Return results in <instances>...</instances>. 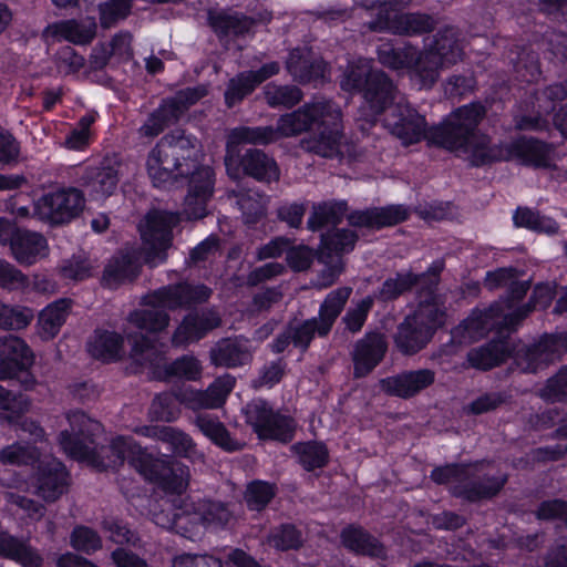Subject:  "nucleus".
I'll list each match as a JSON object with an SVG mask.
<instances>
[{
  "instance_id": "f257e3e1",
  "label": "nucleus",
  "mask_w": 567,
  "mask_h": 567,
  "mask_svg": "<svg viewBox=\"0 0 567 567\" xmlns=\"http://www.w3.org/2000/svg\"><path fill=\"white\" fill-rule=\"evenodd\" d=\"M70 431H62L59 443L71 457L86 461L95 468L114 470L130 463L147 481L155 482L166 496L151 508L153 522L166 529H174L186 538L200 536L209 525H224L230 518L229 511L220 503L182 498L189 484V470L178 461L155 457L131 437L117 436L99 451L90 444L92 436L101 432V424L82 412L68 414Z\"/></svg>"
},
{
  "instance_id": "f03ea898",
  "label": "nucleus",
  "mask_w": 567,
  "mask_h": 567,
  "mask_svg": "<svg viewBox=\"0 0 567 567\" xmlns=\"http://www.w3.org/2000/svg\"><path fill=\"white\" fill-rule=\"evenodd\" d=\"M340 110L329 101L307 103L297 111L279 117L277 126L234 128L227 136L225 165L231 178L239 176L236 146L239 144H268L281 137H290L305 131L313 134L301 141L307 152L322 157H333L340 148Z\"/></svg>"
},
{
  "instance_id": "7ed1b4c3",
  "label": "nucleus",
  "mask_w": 567,
  "mask_h": 567,
  "mask_svg": "<svg viewBox=\"0 0 567 567\" xmlns=\"http://www.w3.org/2000/svg\"><path fill=\"white\" fill-rule=\"evenodd\" d=\"M485 113L484 106L478 103L458 107L436 132L437 143L475 166L509 159H518L539 167L551 164L553 150L538 141L518 140L507 145L491 147L489 138L477 131V125Z\"/></svg>"
},
{
  "instance_id": "20e7f679",
  "label": "nucleus",
  "mask_w": 567,
  "mask_h": 567,
  "mask_svg": "<svg viewBox=\"0 0 567 567\" xmlns=\"http://www.w3.org/2000/svg\"><path fill=\"white\" fill-rule=\"evenodd\" d=\"M199 150L196 140L174 132L165 135L148 153L147 174L156 187H166L178 177L189 176L183 214L187 219L206 215V204L214 190V173L208 166L197 167Z\"/></svg>"
},
{
  "instance_id": "39448f33",
  "label": "nucleus",
  "mask_w": 567,
  "mask_h": 567,
  "mask_svg": "<svg viewBox=\"0 0 567 567\" xmlns=\"http://www.w3.org/2000/svg\"><path fill=\"white\" fill-rule=\"evenodd\" d=\"M210 290L203 286L182 284L164 287L143 298L144 309L130 313L124 333L131 344L130 355L138 363L156 365L162 360L156 346L142 332L155 333L165 330L169 324L166 310L203 302L208 299Z\"/></svg>"
},
{
  "instance_id": "423d86ee",
  "label": "nucleus",
  "mask_w": 567,
  "mask_h": 567,
  "mask_svg": "<svg viewBox=\"0 0 567 567\" xmlns=\"http://www.w3.org/2000/svg\"><path fill=\"white\" fill-rule=\"evenodd\" d=\"M378 56L383 65L393 70L409 69L422 86H431L437 80L441 69L461 59L462 49L456 30L445 28L437 33L433 47L424 53H417L412 47L395 49L385 44L379 49Z\"/></svg>"
},
{
  "instance_id": "0eeeda50",
  "label": "nucleus",
  "mask_w": 567,
  "mask_h": 567,
  "mask_svg": "<svg viewBox=\"0 0 567 567\" xmlns=\"http://www.w3.org/2000/svg\"><path fill=\"white\" fill-rule=\"evenodd\" d=\"M485 286L496 289L511 286V298L492 306L485 311H476L464 321V338L477 340L495 326L513 328L529 312L528 306H519L518 301L529 289L528 281H517V274L513 268H501L486 274Z\"/></svg>"
},
{
  "instance_id": "6e6552de",
  "label": "nucleus",
  "mask_w": 567,
  "mask_h": 567,
  "mask_svg": "<svg viewBox=\"0 0 567 567\" xmlns=\"http://www.w3.org/2000/svg\"><path fill=\"white\" fill-rule=\"evenodd\" d=\"M340 83L344 91L363 93L364 105L360 110V118L368 123L374 122L385 104L394 99L392 82L382 71L373 70L368 59L350 63Z\"/></svg>"
},
{
  "instance_id": "1a4fd4ad",
  "label": "nucleus",
  "mask_w": 567,
  "mask_h": 567,
  "mask_svg": "<svg viewBox=\"0 0 567 567\" xmlns=\"http://www.w3.org/2000/svg\"><path fill=\"white\" fill-rule=\"evenodd\" d=\"M444 310L439 297L430 293L421 300L415 311L399 326L395 344L404 354H414L431 340L442 324Z\"/></svg>"
},
{
  "instance_id": "9d476101",
  "label": "nucleus",
  "mask_w": 567,
  "mask_h": 567,
  "mask_svg": "<svg viewBox=\"0 0 567 567\" xmlns=\"http://www.w3.org/2000/svg\"><path fill=\"white\" fill-rule=\"evenodd\" d=\"M385 112L383 118L384 127L405 146L419 143L425 137L439 146L436 132L447 122L452 112L440 126L432 128L427 134V123L425 117L412 107L403 97L390 100L382 112Z\"/></svg>"
},
{
  "instance_id": "9b49d317",
  "label": "nucleus",
  "mask_w": 567,
  "mask_h": 567,
  "mask_svg": "<svg viewBox=\"0 0 567 567\" xmlns=\"http://www.w3.org/2000/svg\"><path fill=\"white\" fill-rule=\"evenodd\" d=\"M178 221V214L152 210L140 223L141 255L145 264L157 266L166 259L167 249L172 246V229Z\"/></svg>"
},
{
  "instance_id": "f8f14e48",
  "label": "nucleus",
  "mask_w": 567,
  "mask_h": 567,
  "mask_svg": "<svg viewBox=\"0 0 567 567\" xmlns=\"http://www.w3.org/2000/svg\"><path fill=\"white\" fill-rule=\"evenodd\" d=\"M476 466L473 465H446L432 471L431 477L439 484L460 483L461 486L455 487V493L463 495L468 499L482 497H491L495 495L505 484L504 475L494 476L491 473L484 474V483L480 485H470L467 481L474 474Z\"/></svg>"
},
{
  "instance_id": "ddd939ff",
  "label": "nucleus",
  "mask_w": 567,
  "mask_h": 567,
  "mask_svg": "<svg viewBox=\"0 0 567 567\" xmlns=\"http://www.w3.org/2000/svg\"><path fill=\"white\" fill-rule=\"evenodd\" d=\"M85 198L76 188H63L49 193L37 200L34 215L51 224L72 220L84 209Z\"/></svg>"
},
{
  "instance_id": "4468645a",
  "label": "nucleus",
  "mask_w": 567,
  "mask_h": 567,
  "mask_svg": "<svg viewBox=\"0 0 567 567\" xmlns=\"http://www.w3.org/2000/svg\"><path fill=\"white\" fill-rule=\"evenodd\" d=\"M411 0H389L380 9V18L370 23L373 31L388 30L398 34H415L432 28V20L425 14L401 13Z\"/></svg>"
},
{
  "instance_id": "2eb2a0df",
  "label": "nucleus",
  "mask_w": 567,
  "mask_h": 567,
  "mask_svg": "<svg viewBox=\"0 0 567 567\" xmlns=\"http://www.w3.org/2000/svg\"><path fill=\"white\" fill-rule=\"evenodd\" d=\"M246 421L260 439L287 442L291 440L295 424L292 419L274 413L265 401H252L244 409Z\"/></svg>"
},
{
  "instance_id": "dca6fc26",
  "label": "nucleus",
  "mask_w": 567,
  "mask_h": 567,
  "mask_svg": "<svg viewBox=\"0 0 567 567\" xmlns=\"http://www.w3.org/2000/svg\"><path fill=\"white\" fill-rule=\"evenodd\" d=\"M567 351V336H544L537 343L517 351L515 361L525 372H537Z\"/></svg>"
},
{
  "instance_id": "f3484780",
  "label": "nucleus",
  "mask_w": 567,
  "mask_h": 567,
  "mask_svg": "<svg viewBox=\"0 0 567 567\" xmlns=\"http://www.w3.org/2000/svg\"><path fill=\"white\" fill-rule=\"evenodd\" d=\"M33 360V352L24 340L16 336L0 338V380L16 379Z\"/></svg>"
},
{
  "instance_id": "a211bd4d",
  "label": "nucleus",
  "mask_w": 567,
  "mask_h": 567,
  "mask_svg": "<svg viewBox=\"0 0 567 567\" xmlns=\"http://www.w3.org/2000/svg\"><path fill=\"white\" fill-rule=\"evenodd\" d=\"M235 378L224 374L217 378L206 391L185 389L181 395L183 404L192 410L220 408L235 386Z\"/></svg>"
},
{
  "instance_id": "6ab92c4d",
  "label": "nucleus",
  "mask_w": 567,
  "mask_h": 567,
  "mask_svg": "<svg viewBox=\"0 0 567 567\" xmlns=\"http://www.w3.org/2000/svg\"><path fill=\"white\" fill-rule=\"evenodd\" d=\"M435 381V372L420 369L402 372L382 380V389L392 395L408 399L431 386Z\"/></svg>"
},
{
  "instance_id": "aec40b11",
  "label": "nucleus",
  "mask_w": 567,
  "mask_h": 567,
  "mask_svg": "<svg viewBox=\"0 0 567 567\" xmlns=\"http://www.w3.org/2000/svg\"><path fill=\"white\" fill-rule=\"evenodd\" d=\"M220 324L219 316L214 311L189 313L184 317L172 336L175 347H185L202 339L208 331Z\"/></svg>"
},
{
  "instance_id": "412c9836",
  "label": "nucleus",
  "mask_w": 567,
  "mask_h": 567,
  "mask_svg": "<svg viewBox=\"0 0 567 567\" xmlns=\"http://www.w3.org/2000/svg\"><path fill=\"white\" fill-rule=\"evenodd\" d=\"M11 255L23 266H31L49 255L47 239L38 234L28 230H16L11 237Z\"/></svg>"
},
{
  "instance_id": "4be33fe9",
  "label": "nucleus",
  "mask_w": 567,
  "mask_h": 567,
  "mask_svg": "<svg viewBox=\"0 0 567 567\" xmlns=\"http://www.w3.org/2000/svg\"><path fill=\"white\" fill-rule=\"evenodd\" d=\"M279 64L270 62L262 65L258 71L244 72L229 81L225 92L226 104L231 107L240 102L254 89L279 72Z\"/></svg>"
},
{
  "instance_id": "5701e85b",
  "label": "nucleus",
  "mask_w": 567,
  "mask_h": 567,
  "mask_svg": "<svg viewBox=\"0 0 567 567\" xmlns=\"http://www.w3.org/2000/svg\"><path fill=\"white\" fill-rule=\"evenodd\" d=\"M279 64L270 62L262 65L258 71L244 72L229 81L225 92L226 104L231 107L240 102L254 89L279 72Z\"/></svg>"
},
{
  "instance_id": "b1692460",
  "label": "nucleus",
  "mask_w": 567,
  "mask_h": 567,
  "mask_svg": "<svg viewBox=\"0 0 567 567\" xmlns=\"http://www.w3.org/2000/svg\"><path fill=\"white\" fill-rule=\"evenodd\" d=\"M142 255L135 250L114 256L105 266L102 282L111 289L133 281L140 274Z\"/></svg>"
},
{
  "instance_id": "393cba45",
  "label": "nucleus",
  "mask_w": 567,
  "mask_h": 567,
  "mask_svg": "<svg viewBox=\"0 0 567 567\" xmlns=\"http://www.w3.org/2000/svg\"><path fill=\"white\" fill-rule=\"evenodd\" d=\"M66 485L68 473L61 462L52 460L39 468L35 493L44 501H56L66 491Z\"/></svg>"
},
{
  "instance_id": "a878e982",
  "label": "nucleus",
  "mask_w": 567,
  "mask_h": 567,
  "mask_svg": "<svg viewBox=\"0 0 567 567\" xmlns=\"http://www.w3.org/2000/svg\"><path fill=\"white\" fill-rule=\"evenodd\" d=\"M386 343L381 334H368L360 340L353 352L355 377L367 375L383 358Z\"/></svg>"
},
{
  "instance_id": "bb28decb",
  "label": "nucleus",
  "mask_w": 567,
  "mask_h": 567,
  "mask_svg": "<svg viewBox=\"0 0 567 567\" xmlns=\"http://www.w3.org/2000/svg\"><path fill=\"white\" fill-rule=\"evenodd\" d=\"M409 216L408 209L401 205H392L382 208H374L364 212H355L349 216L352 226L385 227L405 220Z\"/></svg>"
},
{
  "instance_id": "cd10ccee",
  "label": "nucleus",
  "mask_w": 567,
  "mask_h": 567,
  "mask_svg": "<svg viewBox=\"0 0 567 567\" xmlns=\"http://www.w3.org/2000/svg\"><path fill=\"white\" fill-rule=\"evenodd\" d=\"M230 565L260 567L254 558L240 549L233 550L225 563L213 556L184 554L174 558L172 567H230Z\"/></svg>"
},
{
  "instance_id": "c85d7f7f",
  "label": "nucleus",
  "mask_w": 567,
  "mask_h": 567,
  "mask_svg": "<svg viewBox=\"0 0 567 567\" xmlns=\"http://www.w3.org/2000/svg\"><path fill=\"white\" fill-rule=\"evenodd\" d=\"M120 172L115 167L90 168L84 176V186L94 200H103L117 189Z\"/></svg>"
},
{
  "instance_id": "c756f323",
  "label": "nucleus",
  "mask_w": 567,
  "mask_h": 567,
  "mask_svg": "<svg viewBox=\"0 0 567 567\" xmlns=\"http://www.w3.org/2000/svg\"><path fill=\"white\" fill-rule=\"evenodd\" d=\"M250 358L251 348L244 338L223 340L212 351L214 364L228 368L245 364Z\"/></svg>"
},
{
  "instance_id": "7c9ffc66",
  "label": "nucleus",
  "mask_w": 567,
  "mask_h": 567,
  "mask_svg": "<svg viewBox=\"0 0 567 567\" xmlns=\"http://www.w3.org/2000/svg\"><path fill=\"white\" fill-rule=\"evenodd\" d=\"M209 24L220 37L241 35L251 30L254 21L238 12L209 11Z\"/></svg>"
},
{
  "instance_id": "2f4dec72",
  "label": "nucleus",
  "mask_w": 567,
  "mask_h": 567,
  "mask_svg": "<svg viewBox=\"0 0 567 567\" xmlns=\"http://www.w3.org/2000/svg\"><path fill=\"white\" fill-rule=\"evenodd\" d=\"M352 288L341 287L338 288L324 298L319 309V336L323 337L329 333L336 319L341 313L344 305L351 296Z\"/></svg>"
},
{
  "instance_id": "473e14b6",
  "label": "nucleus",
  "mask_w": 567,
  "mask_h": 567,
  "mask_svg": "<svg viewBox=\"0 0 567 567\" xmlns=\"http://www.w3.org/2000/svg\"><path fill=\"white\" fill-rule=\"evenodd\" d=\"M70 311V301L60 299L47 306L39 315L38 331L43 340L53 339L65 322Z\"/></svg>"
},
{
  "instance_id": "72a5a7b5",
  "label": "nucleus",
  "mask_w": 567,
  "mask_h": 567,
  "mask_svg": "<svg viewBox=\"0 0 567 567\" xmlns=\"http://www.w3.org/2000/svg\"><path fill=\"white\" fill-rule=\"evenodd\" d=\"M49 30L60 40H65L74 44H87L95 37L96 23L94 19H85L82 21L66 20L54 23Z\"/></svg>"
},
{
  "instance_id": "f704fd0d",
  "label": "nucleus",
  "mask_w": 567,
  "mask_h": 567,
  "mask_svg": "<svg viewBox=\"0 0 567 567\" xmlns=\"http://www.w3.org/2000/svg\"><path fill=\"white\" fill-rule=\"evenodd\" d=\"M287 69L296 80L307 82L323 76L326 65L322 61H312L308 49H295L287 61Z\"/></svg>"
},
{
  "instance_id": "c9c22d12",
  "label": "nucleus",
  "mask_w": 567,
  "mask_h": 567,
  "mask_svg": "<svg viewBox=\"0 0 567 567\" xmlns=\"http://www.w3.org/2000/svg\"><path fill=\"white\" fill-rule=\"evenodd\" d=\"M509 350L507 341H493L486 346L472 349L467 353V362L472 368L488 370L502 363L509 354Z\"/></svg>"
},
{
  "instance_id": "e433bc0d",
  "label": "nucleus",
  "mask_w": 567,
  "mask_h": 567,
  "mask_svg": "<svg viewBox=\"0 0 567 567\" xmlns=\"http://www.w3.org/2000/svg\"><path fill=\"white\" fill-rule=\"evenodd\" d=\"M342 544L350 550L368 555L371 557L383 558L385 549L374 537L358 527H348L341 534Z\"/></svg>"
},
{
  "instance_id": "4c0bfd02",
  "label": "nucleus",
  "mask_w": 567,
  "mask_h": 567,
  "mask_svg": "<svg viewBox=\"0 0 567 567\" xmlns=\"http://www.w3.org/2000/svg\"><path fill=\"white\" fill-rule=\"evenodd\" d=\"M241 163L245 173L258 181L270 183L279 179L276 162L259 150L248 151Z\"/></svg>"
},
{
  "instance_id": "58836bf2",
  "label": "nucleus",
  "mask_w": 567,
  "mask_h": 567,
  "mask_svg": "<svg viewBox=\"0 0 567 567\" xmlns=\"http://www.w3.org/2000/svg\"><path fill=\"white\" fill-rule=\"evenodd\" d=\"M90 353L102 361H113L124 354L123 339L116 332H96L89 344Z\"/></svg>"
},
{
  "instance_id": "ea45409f",
  "label": "nucleus",
  "mask_w": 567,
  "mask_h": 567,
  "mask_svg": "<svg viewBox=\"0 0 567 567\" xmlns=\"http://www.w3.org/2000/svg\"><path fill=\"white\" fill-rule=\"evenodd\" d=\"M0 556L13 559L22 566H38L40 555L25 543L0 530Z\"/></svg>"
},
{
  "instance_id": "a19ab883",
  "label": "nucleus",
  "mask_w": 567,
  "mask_h": 567,
  "mask_svg": "<svg viewBox=\"0 0 567 567\" xmlns=\"http://www.w3.org/2000/svg\"><path fill=\"white\" fill-rule=\"evenodd\" d=\"M195 424L205 436L224 450L236 451L240 449V444L230 439L228 431L218 419L208 414H198Z\"/></svg>"
},
{
  "instance_id": "79ce46f5",
  "label": "nucleus",
  "mask_w": 567,
  "mask_h": 567,
  "mask_svg": "<svg viewBox=\"0 0 567 567\" xmlns=\"http://www.w3.org/2000/svg\"><path fill=\"white\" fill-rule=\"evenodd\" d=\"M179 117V109L174 103H164L155 110L140 127L141 137L153 138L161 134L166 126Z\"/></svg>"
},
{
  "instance_id": "37998d69",
  "label": "nucleus",
  "mask_w": 567,
  "mask_h": 567,
  "mask_svg": "<svg viewBox=\"0 0 567 567\" xmlns=\"http://www.w3.org/2000/svg\"><path fill=\"white\" fill-rule=\"evenodd\" d=\"M183 391L178 394L173 393H163L157 395L150 408V419L152 421L157 422H174L181 415V409L178 406V402L181 401V395Z\"/></svg>"
},
{
  "instance_id": "c03bdc74",
  "label": "nucleus",
  "mask_w": 567,
  "mask_h": 567,
  "mask_svg": "<svg viewBox=\"0 0 567 567\" xmlns=\"http://www.w3.org/2000/svg\"><path fill=\"white\" fill-rule=\"evenodd\" d=\"M30 400L23 394H14L0 385V420L9 423L17 421L28 412Z\"/></svg>"
},
{
  "instance_id": "a18cd8bd",
  "label": "nucleus",
  "mask_w": 567,
  "mask_h": 567,
  "mask_svg": "<svg viewBox=\"0 0 567 567\" xmlns=\"http://www.w3.org/2000/svg\"><path fill=\"white\" fill-rule=\"evenodd\" d=\"M162 442L171 445L174 453L188 458H203L192 437L177 427L165 426Z\"/></svg>"
},
{
  "instance_id": "49530a36",
  "label": "nucleus",
  "mask_w": 567,
  "mask_h": 567,
  "mask_svg": "<svg viewBox=\"0 0 567 567\" xmlns=\"http://www.w3.org/2000/svg\"><path fill=\"white\" fill-rule=\"evenodd\" d=\"M39 455V451L34 446L14 442L0 450V464L13 466L28 465L35 462Z\"/></svg>"
},
{
  "instance_id": "de8ad7c7",
  "label": "nucleus",
  "mask_w": 567,
  "mask_h": 567,
  "mask_svg": "<svg viewBox=\"0 0 567 567\" xmlns=\"http://www.w3.org/2000/svg\"><path fill=\"white\" fill-rule=\"evenodd\" d=\"M299 462L307 471L322 467L328 462V451L322 443L307 442L293 445Z\"/></svg>"
},
{
  "instance_id": "09e8293b",
  "label": "nucleus",
  "mask_w": 567,
  "mask_h": 567,
  "mask_svg": "<svg viewBox=\"0 0 567 567\" xmlns=\"http://www.w3.org/2000/svg\"><path fill=\"white\" fill-rule=\"evenodd\" d=\"M513 219L517 227H525L534 231L555 234L558 230V225L555 220L540 216L528 208H518Z\"/></svg>"
},
{
  "instance_id": "8fccbe9b",
  "label": "nucleus",
  "mask_w": 567,
  "mask_h": 567,
  "mask_svg": "<svg viewBox=\"0 0 567 567\" xmlns=\"http://www.w3.org/2000/svg\"><path fill=\"white\" fill-rule=\"evenodd\" d=\"M264 95L266 102L272 107H292L302 99V93L298 87L290 85H276L274 83L265 86Z\"/></svg>"
},
{
  "instance_id": "3c124183",
  "label": "nucleus",
  "mask_w": 567,
  "mask_h": 567,
  "mask_svg": "<svg viewBox=\"0 0 567 567\" xmlns=\"http://www.w3.org/2000/svg\"><path fill=\"white\" fill-rule=\"evenodd\" d=\"M202 367L198 360L190 355H184L169 364L163 367L157 375L164 378H183L186 380H196L199 378Z\"/></svg>"
},
{
  "instance_id": "603ef678",
  "label": "nucleus",
  "mask_w": 567,
  "mask_h": 567,
  "mask_svg": "<svg viewBox=\"0 0 567 567\" xmlns=\"http://www.w3.org/2000/svg\"><path fill=\"white\" fill-rule=\"evenodd\" d=\"M426 275L415 276L412 272L399 274L395 278H389L382 285L380 298L390 300L399 297L415 285L423 284Z\"/></svg>"
},
{
  "instance_id": "864d4df0",
  "label": "nucleus",
  "mask_w": 567,
  "mask_h": 567,
  "mask_svg": "<svg viewBox=\"0 0 567 567\" xmlns=\"http://www.w3.org/2000/svg\"><path fill=\"white\" fill-rule=\"evenodd\" d=\"M33 310L23 306L3 305L0 313V328L4 330L24 329L33 320Z\"/></svg>"
},
{
  "instance_id": "5fc2aeb1",
  "label": "nucleus",
  "mask_w": 567,
  "mask_h": 567,
  "mask_svg": "<svg viewBox=\"0 0 567 567\" xmlns=\"http://www.w3.org/2000/svg\"><path fill=\"white\" fill-rule=\"evenodd\" d=\"M132 37L127 32L117 33L109 44V49H103V55L99 53L93 55L95 66L104 65L107 60L115 56L120 60H127L132 56L131 48Z\"/></svg>"
},
{
  "instance_id": "6e6d98bb",
  "label": "nucleus",
  "mask_w": 567,
  "mask_h": 567,
  "mask_svg": "<svg viewBox=\"0 0 567 567\" xmlns=\"http://www.w3.org/2000/svg\"><path fill=\"white\" fill-rule=\"evenodd\" d=\"M94 266L85 256H72L63 260L59 267V274L63 279L82 281L90 278Z\"/></svg>"
},
{
  "instance_id": "4d7b16f0",
  "label": "nucleus",
  "mask_w": 567,
  "mask_h": 567,
  "mask_svg": "<svg viewBox=\"0 0 567 567\" xmlns=\"http://www.w3.org/2000/svg\"><path fill=\"white\" fill-rule=\"evenodd\" d=\"M246 223H255L265 214L267 198L257 192L248 190L237 200Z\"/></svg>"
},
{
  "instance_id": "13d9d810",
  "label": "nucleus",
  "mask_w": 567,
  "mask_h": 567,
  "mask_svg": "<svg viewBox=\"0 0 567 567\" xmlns=\"http://www.w3.org/2000/svg\"><path fill=\"white\" fill-rule=\"evenodd\" d=\"M30 285L28 276L9 261L0 258V288L25 290Z\"/></svg>"
},
{
  "instance_id": "bf43d9fd",
  "label": "nucleus",
  "mask_w": 567,
  "mask_h": 567,
  "mask_svg": "<svg viewBox=\"0 0 567 567\" xmlns=\"http://www.w3.org/2000/svg\"><path fill=\"white\" fill-rule=\"evenodd\" d=\"M70 543L74 549L85 554H92L102 547L100 536L85 526H78L73 529Z\"/></svg>"
},
{
  "instance_id": "052dcab7",
  "label": "nucleus",
  "mask_w": 567,
  "mask_h": 567,
  "mask_svg": "<svg viewBox=\"0 0 567 567\" xmlns=\"http://www.w3.org/2000/svg\"><path fill=\"white\" fill-rule=\"evenodd\" d=\"M131 10V0H106L100 7V20L104 28L125 19Z\"/></svg>"
},
{
  "instance_id": "680f3d73",
  "label": "nucleus",
  "mask_w": 567,
  "mask_h": 567,
  "mask_svg": "<svg viewBox=\"0 0 567 567\" xmlns=\"http://www.w3.org/2000/svg\"><path fill=\"white\" fill-rule=\"evenodd\" d=\"M274 487L265 482H252L248 485L245 499L248 507L252 511L262 509L274 497Z\"/></svg>"
},
{
  "instance_id": "e2e57ef3",
  "label": "nucleus",
  "mask_w": 567,
  "mask_h": 567,
  "mask_svg": "<svg viewBox=\"0 0 567 567\" xmlns=\"http://www.w3.org/2000/svg\"><path fill=\"white\" fill-rule=\"evenodd\" d=\"M357 235L349 229H333L322 236V244L329 250L347 252L353 249Z\"/></svg>"
},
{
  "instance_id": "0e129e2a",
  "label": "nucleus",
  "mask_w": 567,
  "mask_h": 567,
  "mask_svg": "<svg viewBox=\"0 0 567 567\" xmlns=\"http://www.w3.org/2000/svg\"><path fill=\"white\" fill-rule=\"evenodd\" d=\"M319 320L318 318H312L306 320L303 322L291 324L289 327V337H291V341L298 348L302 350L307 349L310 344L312 338L318 334L319 336Z\"/></svg>"
},
{
  "instance_id": "69168bd1",
  "label": "nucleus",
  "mask_w": 567,
  "mask_h": 567,
  "mask_svg": "<svg viewBox=\"0 0 567 567\" xmlns=\"http://www.w3.org/2000/svg\"><path fill=\"white\" fill-rule=\"evenodd\" d=\"M268 543L279 550L298 548L302 536L293 526H282L268 537Z\"/></svg>"
},
{
  "instance_id": "338daca9",
  "label": "nucleus",
  "mask_w": 567,
  "mask_h": 567,
  "mask_svg": "<svg viewBox=\"0 0 567 567\" xmlns=\"http://www.w3.org/2000/svg\"><path fill=\"white\" fill-rule=\"evenodd\" d=\"M373 306V298L367 297L348 309L343 317L347 329L358 332L363 327L367 316Z\"/></svg>"
},
{
  "instance_id": "774afa93",
  "label": "nucleus",
  "mask_w": 567,
  "mask_h": 567,
  "mask_svg": "<svg viewBox=\"0 0 567 567\" xmlns=\"http://www.w3.org/2000/svg\"><path fill=\"white\" fill-rule=\"evenodd\" d=\"M542 396L548 401H560L567 398V368L547 381Z\"/></svg>"
}]
</instances>
